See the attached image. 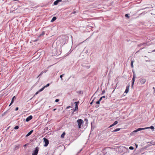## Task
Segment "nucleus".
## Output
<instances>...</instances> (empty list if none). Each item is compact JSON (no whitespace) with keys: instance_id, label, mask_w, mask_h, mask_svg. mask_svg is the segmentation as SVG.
Masks as SVG:
<instances>
[{"instance_id":"f257e3e1","label":"nucleus","mask_w":155,"mask_h":155,"mask_svg":"<svg viewBox=\"0 0 155 155\" xmlns=\"http://www.w3.org/2000/svg\"><path fill=\"white\" fill-rule=\"evenodd\" d=\"M104 151H106V153L104 154V155H111L112 154V150L109 148H107L105 149Z\"/></svg>"},{"instance_id":"f03ea898","label":"nucleus","mask_w":155,"mask_h":155,"mask_svg":"<svg viewBox=\"0 0 155 155\" xmlns=\"http://www.w3.org/2000/svg\"><path fill=\"white\" fill-rule=\"evenodd\" d=\"M39 150V147H36L35 150L33 151L32 155H37Z\"/></svg>"},{"instance_id":"7ed1b4c3","label":"nucleus","mask_w":155,"mask_h":155,"mask_svg":"<svg viewBox=\"0 0 155 155\" xmlns=\"http://www.w3.org/2000/svg\"><path fill=\"white\" fill-rule=\"evenodd\" d=\"M77 122L78 123V128L80 129L81 128V126L83 123V120L81 119H79L77 120Z\"/></svg>"},{"instance_id":"20e7f679","label":"nucleus","mask_w":155,"mask_h":155,"mask_svg":"<svg viewBox=\"0 0 155 155\" xmlns=\"http://www.w3.org/2000/svg\"><path fill=\"white\" fill-rule=\"evenodd\" d=\"M44 142L45 143L44 145V146L46 147L47 146L49 143V140L46 138L44 137L43 138Z\"/></svg>"},{"instance_id":"39448f33","label":"nucleus","mask_w":155,"mask_h":155,"mask_svg":"<svg viewBox=\"0 0 155 155\" xmlns=\"http://www.w3.org/2000/svg\"><path fill=\"white\" fill-rule=\"evenodd\" d=\"M133 78L132 79V85H131V87H133V85L135 81V78H136L135 75L134 73V72L133 71Z\"/></svg>"},{"instance_id":"423d86ee","label":"nucleus","mask_w":155,"mask_h":155,"mask_svg":"<svg viewBox=\"0 0 155 155\" xmlns=\"http://www.w3.org/2000/svg\"><path fill=\"white\" fill-rule=\"evenodd\" d=\"M79 103V101L75 102H74L75 104V108L74 110V112L78 110V104Z\"/></svg>"},{"instance_id":"0eeeda50","label":"nucleus","mask_w":155,"mask_h":155,"mask_svg":"<svg viewBox=\"0 0 155 155\" xmlns=\"http://www.w3.org/2000/svg\"><path fill=\"white\" fill-rule=\"evenodd\" d=\"M61 43L62 44H65L66 42L67 41V39L65 38H61Z\"/></svg>"},{"instance_id":"6e6552de","label":"nucleus","mask_w":155,"mask_h":155,"mask_svg":"<svg viewBox=\"0 0 155 155\" xmlns=\"http://www.w3.org/2000/svg\"><path fill=\"white\" fill-rule=\"evenodd\" d=\"M32 118V116L31 115H30L28 117H27L26 119V122H28Z\"/></svg>"},{"instance_id":"1a4fd4ad","label":"nucleus","mask_w":155,"mask_h":155,"mask_svg":"<svg viewBox=\"0 0 155 155\" xmlns=\"http://www.w3.org/2000/svg\"><path fill=\"white\" fill-rule=\"evenodd\" d=\"M16 99V97L15 96H14L12 99L11 102L9 106H10L11 105H12L14 102V100H15Z\"/></svg>"},{"instance_id":"9d476101","label":"nucleus","mask_w":155,"mask_h":155,"mask_svg":"<svg viewBox=\"0 0 155 155\" xmlns=\"http://www.w3.org/2000/svg\"><path fill=\"white\" fill-rule=\"evenodd\" d=\"M20 147V145H16L15 146V147L14 149V150H17Z\"/></svg>"},{"instance_id":"9b49d317","label":"nucleus","mask_w":155,"mask_h":155,"mask_svg":"<svg viewBox=\"0 0 155 155\" xmlns=\"http://www.w3.org/2000/svg\"><path fill=\"white\" fill-rule=\"evenodd\" d=\"M61 1V0H57L54 2V5H57L59 2Z\"/></svg>"},{"instance_id":"f8f14e48","label":"nucleus","mask_w":155,"mask_h":155,"mask_svg":"<svg viewBox=\"0 0 155 155\" xmlns=\"http://www.w3.org/2000/svg\"><path fill=\"white\" fill-rule=\"evenodd\" d=\"M146 81V79H140V82L141 84H144Z\"/></svg>"},{"instance_id":"ddd939ff","label":"nucleus","mask_w":155,"mask_h":155,"mask_svg":"<svg viewBox=\"0 0 155 155\" xmlns=\"http://www.w3.org/2000/svg\"><path fill=\"white\" fill-rule=\"evenodd\" d=\"M129 87H130L129 85L127 86H126V89L125 91V93H127L129 91Z\"/></svg>"},{"instance_id":"4468645a","label":"nucleus","mask_w":155,"mask_h":155,"mask_svg":"<svg viewBox=\"0 0 155 155\" xmlns=\"http://www.w3.org/2000/svg\"><path fill=\"white\" fill-rule=\"evenodd\" d=\"M33 131V130H32L30 131L26 135V137H27L30 135L31 134H32Z\"/></svg>"},{"instance_id":"2eb2a0df","label":"nucleus","mask_w":155,"mask_h":155,"mask_svg":"<svg viewBox=\"0 0 155 155\" xmlns=\"http://www.w3.org/2000/svg\"><path fill=\"white\" fill-rule=\"evenodd\" d=\"M47 71V70H44L42 71L39 74V75H38V78L40 76H41L44 73H46Z\"/></svg>"},{"instance_id":"dca6fc26","label":"nucleus","mask_w":155,"mask_h":155,"mask_svg":"<svg viewBox=\"0 0 155 155\" xmlns=\"http://www.w3.org/2000/svg\"><path fill=\"white\" fill-rule=\"evenodd\" d=\"M100 104V101H98L97 102H96V104H97V105L95 106V107L96 108L98 107L99 106L98 104Z\"/></svg>"},{"instance_id":"f3484780","label":"nucleus","mask_w":155,"mask_h":155,"mask_svg":"<svg viewBox=\"0 0 155 155\" xmlns=\"http://www.w3.org/2000/svg\"><path fill=\"white\" fill-rule=\"evenodd\" d=\"M57 19V18L56 17H54L51 20V22H53L54 21H55Z\"/></svg>"},{"instance_id":"a211bd4d","label":"nucleus","mask_w":155,"mask_h":155,"mask_svg":"<svg viewBox=\"0 0 155 155\" xmlns=\"http://www.w3.org/2000/svg\"><path fill=\"white\" fill-rule=\"evenodd\" d=\"M146 129L150 128L152 130H153L154 129V127L152 126L150 127H146Z\"/></svg>"},{"instance_id":"6ab92c4d","label":"nucleus","mask_w":155,"mask_h":155,"mask_svg":"<svg viewBox=\"0 0 155 155\" xmlns=\"http://www.w3.org/2000/svg\"><path fill=\"white\" fill-rule=\"evenodd\" d=\"M145 129H146V127L143 128H139L137 129L138 131Z\"/></svg>"},{"instance_id":"aec40b11","label":"nucleus","mask_w":155,"mask_h":155,"mask_svg":"<svg viewBox=\"0 0 155 155\" xmlns=\"http://www.w3.org/2000/svg\"><path fill=\"white\" fill-rule=\"evenodd\" d=\"M134 62V61H133L132 60L131 61L130 65H131V67L132 68H133L134 67V66H133Z\"/></svg>"},{"instance_id":"412c9836","label":"nucleus","mask_w":155,"mask_h":155,"mask_svg":"<svg viewBox=\"0 0 155 155\" xmlns=\"http://www.w3.org/2000/svg\"><path fill=\"white\" fill-rule=\"evenodd\" d=\"M120 128H117L112 131V132H117L119 131Z\"/></svg>"},{"instance_id":"4be33fe9","label":"nucleus","mask_w":155,"mask_h":155,"mask_svg":"<svg viewBox=\"0 0 155 155\" xmlns=\"http://www.w3.org/2000/svg\"><path fill=\"white\" fill-rule=\"evenodd\" d=\"M65 133L64 132L61 135V137L62 138H63L64 137V135H65Z\"/></svg>"},{"instance_id":"5701e85b","label":"nucleus","mask_w":155,"mask_h":155,"mask_svg":"<svg viewBox=\"0 0 155 155\" xmlns=\"http://www.w3.org/2000/svg\"><path fill=\"white\" fill-rule=\"evenodd\" d=\"M45 34V32L44 31H43L42 33L39 35V37H41Z\"/></svg>"},{"instance_id":"b1692460","label":"nucleus","mask_w":155,"mask_h":155,"mask_svg":"<svg viewBox=\"0 0 155 155\" xmlns=\"http://www.w3.org/2000/svg\"><path fill=\"white\" fill-rule=\"evenodd\" d=\"M118 123V121H115L114 123L113 124V125L114 126L116 125Z\"/></svg>"},{"instance_id":"393cba45","label":"nucleus","mask_w":155,"mask_h":155,"mask_svg":"<svg viewBox=\"0 0 155 155\" xmlns=\"http://www.w3.org/2000/svg\"><path fill=\"white\" fill-rule=\"evenodd\" d=\"M64 75V74L61 75H60V77L61 78V80H63L62 77Z\"/></svg>"},{"instance_id":"a878e982","label":"nucleus","mask_w":155,"mask_h":155,"mask_svg":"<svg viewBox=\"0 0 155 155\" xmlns=\"http://www.w3.org/2000/svg\"><path fill=\"white\" fill-rule=\"evenodd\" d=\"M45 88V87H43L42 88H41V89H40L38 91H39V92H41V91H42Z\"/></svg>"},{"instance_id":"bb28decb","label":"nucleus","mask_w":155,"mask_h":155,"mask_svg":"<svg viewBox=\"0 0 155 155\" xmlns=\"http://www.w3.org/2000/svg\"><path fill=\"white\" fill-rule=\"evenodd\" d=\"M145 44L144 43H141V44H139L138 45V46H139V47H140L141 45H144Z\"/></svg>"},{"instance_id":"cd10ccee","label":"nucleus","mask_w":155,"mask_h":155,"mask_svg":"<svg viewBox=\"0 0 155 155\" xmlns=\"http://www.w3.org/2000/svg\"><path fill=\"white\" fill-rule=\"evenodd\" d=\"M19 128V127L18 126H15L14 127V129L15 130L18 129Z\"/></svg>"},{"instance_id":"c85d7f7f","label":"nucleus","mask_w":155,"mask_h":155,"mask_svg":"<svg viewBox=\"0 0 155 155\" xmlns=\"http://www.w3.org/2000/svg\"><path fill=\"white\" fill-rule=\"evenodd\" d=\"M129 149L131 150H133L134 149V148L132 146H130V147Z\"/></svg>"},{"instance_id":"c756f323","label":"nucleus","mask_w":155,"mask_h":155,"mask_svg":"<svg viewBox=\"0 0 155 155\" xmlns=\"http://www.w3.org/2000/svg\"><path fill=\"white\" fill-rule=\"evenodd\" d=\"M105 92V91L104 90H103L102 92V93H101V94H104Z\"/></svg>"},{"instance_id":"7c9ffc66","label":"nucleus","mask_w":155,"mask_h":155,"mask_svg":"<svg viewBox=\"0 0 155 155\" xmlns=\"http://www.w3.org/2000/svg\"><path fill=\"white\" fill-rule=\"evenodd\" d=\"M50 85V84H47L46 85V86H45L44 87H45H45H48V86H49Z\"/></svg>"},{"instance_id":"2f4dec72","label":"nucleus","mask_w":155,"mask_h":155,"mask_svg":"<svg viewBox=\"0 0 155 155\" xmlns=\"http://www.w3.org/2000/svg\"><path fill=\"white\" fill-rule=\"evenodd\" d=\"M84 67L87 69H88L90 68V66H84Z\"/></svg>"},{"instance_id":"473e14b6","label":"nucleus","mask_w":155,"mask_h":155,"mask_svg":"<svg viewBox=\"0 0 155 155\" xmlns=\"http://www.w3.org/2000/svg\"><path fill=\"white\" fill-rule=\"evenodd\" d=\"M125 16L126 17H127L128 18H129V16L128 15V14H126L125 15Z\"/></svg>"},{"instance_id":"72a5a7b5","label":"nucleus","mask_w":155,"mask_h":155,"mask_svg":"<svg viewBox=\"0 0 155 155\" xmlns=\"http://www.w3.org/2000/svg\"><path fill=\"white\" fill-rule=\"evenodd\" d=\"M77 93H78L79 94H81L82 93V92L81 91H77Z\"/></svg>"},{"instance_id":"f704fd0d","label":"nucleus","mask_w":155,"mask_h":155,"mask_svg":"<svg viewBox=\"0 0 155 155\" xmlns=\"http://www.w3.org/2000/svg\"><path fill=\"white\" fill-rule=\"evenodd\" d=\"M59 99H56L55 100V102H57L59 101Z\"/></svg>"},{"instance_id":"c9c22d12","label":"nucleus","mask_w":155,"mask_h":155,"mask_svg":"<svg viewBox=\"0 0 155 155\" xmlns=\"http://www.w3.org/2000/svg\"><path fill=\"white\" fill-rule=\"evenodd\" d=\"M138 132V131H137V130H134L133 131V132Z\"/></svg>"},{"instance_id":"e433bc0d","label":"nucleus","mask_w":155,"mask_h":155,"mask_svg":"<svg viewBox=\"0 0 155 155\" xmlns=\"http://www.w3.org/2000/svg\"><path fill=\"white\" fill-rule=\"evenodd\" d=\"M94 100H93L90 103V104L91 105L92 104V103H93V101H94Z\"/></svg>"},{"instance_id":"4c0bfd02","label":"nucleus","mask_w":155,"mask_h":155,"mask_svg":"<svg viewBox=\"0 0 155 155\" xmlns=\"http://www.w3.org/2000/svg\"><path fill=\"white\" fill-rule=\"evenodd\" d=\"M18 107H17L15 109V111H17L18 110Z\"/></svg>"},{"instance_id":"58836bf2","label":"nucleus","mask_w":155,"mask_h":155,"mask_svg":"<svg viewBox=\"0 0 155 155\" xmlns=\"http://www.w3.org/2000/svg\"><path fill=\"white\" fill-rule=\"evenodd\" d=\"M102 99V97H100V99H99V100L98 101H101Z\"/></svg>"},{"instance_id":"ea45409f","label":"nucleus","mask_w":155,"mask_h":155,"mask_svg":"<svg viewBox=\"0 0 155 155\" xmlns=\"http://www.w3.org/2000/svg\"><path fill=\"white\" fill-rule=\"evenodd\" d=\"M40 92H39V91H38L37 92H36V93L35 94V95H37V94H38Z\"/></svg>"},{"instance_id":"a19ab883","label":"nucleus","mask_w":155,"mask_h":155,"mask_svg":"<svg viewBox=\"0 0 155 155\" xmlns=\"http://www.w3.org/2000/svg\"><path fill=\"white\" fill-rule=\"evenodd\" d=\"M114 126V125H113V124H112V125H110L109 127V128H110V127H113Z\"/></svg>"},{"instance_id":"79ce46f5","label":"nucleus","mask_w":155,"mask_h":155,"mask_svg":"<svg viewBox=\"0 0 155 155\" xmlns=\"http://www.w3.org/2000/svg\"><path fill=\"white\" fill-rule=\"evenodd\" d=\"M70 107V106H68L67 107H66V109H68Z\"/></svg>"},{"instance_id":"37998d69","label":"nucleus","mask_w":155,"mask_h":155,"mask_svg":"<svg viewBox=\"0 0 155 155\" xmlns=\"http://www.w3.org/2000/svg\"><path fill=\"white\" fill-rule=\"evenodd\" d=\"M102 97V98H105V96H103L102 97Z\"/></svg>"},{"instance_id":"c03bdc74","label":"nucleus","mask_w":155,"mask_h":155,"mask_svg":"<svg viewBox=\"0 0 155 155\" xmlns=\"http://www.w3.org/2000/svg\"><path fill=\"white\" fill-rule=\"evenodd\" d=\"M27 144H25V145H24V147H26V145H27Z\"/></svg>"},{"instance_id":"a18cd8bd","label":"nucleus","mask_w":155,"mask_h":155,"mask_svg":"<svg viewBox=\"0 0 155 155\" xmlns=\"http://www.w3.org/2000/svg\"><path fill=\"white\" fill-rule=\"evenodd\" d=\"M56 110V108H55V109H54L53 110V111H55V110Z\"/></svg>"},{"instance_id":"49530a36","label":"nucleus","mask_w":155,"mask_h":155,"mask_svg":"<svg viewBox=\"0 0 155 155\" xmlns=\"http://www.w3.org/2000/svg\"><path fill=\"white\" fill-rule=\"evenodd\" d=\"M37 41V40L36 39V40H34V41Z\"/></svg>"},{"instance_id":"de8ad7c7","label":"nucleus","mask_w":155,"mask_h":155,"mask_svg":"<svg viewBox=\"0 0 155 155\" xmlns=\"http://www.w3.org/2000/svg\"><path fill=\"white\" fill-rule=\"evenodd\" d=\"M153 89H154V90H155V87H153Z\"/></svg>"},{"instance_id":"09e8293b","label":"nucleus","mask_w":155,"mask_h":155,"mask_svg":"<svg viewBox=\"0 0 155 155\" xmlns=\"http://www.w3.org/2000/svg\"><path fill=\"white\" fill-rule=\"evenodd\" d=\"M136 147H137V145H136Z\"/></svg>"},{"instance_id":"8fccbe9b","label":"nucleus","mask_w":155,"mask_h":155,"mask_svg":"<svg viewBox=\"0 0 155 155\" xmlns=\"http://www.w3.org/2000/svg\"><path fill=\"white\" fill-rule=\"evenodd\" d=\"M154 51H155V49L154 50Z\"/></svg>"}]
</instances>
